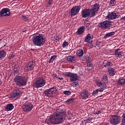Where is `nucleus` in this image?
<instances>
[{
  "mask_svg": "<svg viewBox=\"0 0 125 125\" xmlns=\"http://www.w3.org/2000/svg\"><path fill=\"white\" fill-rule=\"evenodd\" d=\"M52 0H49L47 3V7H48L52 4Z\"/></svg>",
  "mask_w": 125,
  "mask_h": 125,
  "instance_id": "e433bc0d",
  "label": "nucleus"
},
{
  "mask_svg": "<svg viewBox=\"0 0 125 125\" xmlns=\"http://www.w3.org/2000/svg\"><path fill=\"white\" fill-rule=\"evenodd\" d=\"M66 60L69 62H74L76 61V57L75 56H69L66 58Z\"/></svg>",
  "mask_w": 125,
  "mask_h": 125,
  "instance_id": "5701e85b",
  "label": "nucleus"
},
{
  "mask_svg": "<svg viewBox=\"0 0 125 125\" xmlns=\"http://www.w3.org/2000/svg\"><path fill=\"white\" fill-rule=\"evenodd\" d=\"M87 45L89 47H92V40L88 42Z\"/></svg>",
  "mask_w": 125,
  "mask_h": 125,
  "instance_id": "58836bf2",
  "label": "nucleus"
},
{
  "mask_svg": "<svg viewBox=\"0 0 125 125\" xmlns=\"http://www.w3.org/2000/svg\"><path fill=\"white\" fill-rule=\"evenodd\" d=\"M114 35H115V32H111L105 34L104 38L107 39V38H109V37H112V36H114Z\"/></svg>",
  "mask_w": 125,
  "mask_h": 125,
  "instance_id": "bb28decb",
  "label": "nucleus"
},
{
  "mask_svg": "<svg viewBox=\"0 0 125 125\" xmlns=\"http://www.w3.org/2000/svg\"><path fill=\"white\" fill-rule=\"evenodd\" d=\"M54 39L55 40V41H59V38H58V37L57 36H55L54 38Z\"/></svg>",
  "mask_w": 125,
  "mask_h": 125,
  "instance_id": "8fccbe9b",
  "label": "nucleus"
},
{
  "mask_svg": "<svg viewBox=\"0 0 125 125\" xmlns=\"http://www.w3.org/2000/svg\"><path fill=\"white\" fill-rule=\"evenodd\" d=\"M33 104L27 103L24 104L22 107L24 112H29V111H31L33 109Z\"/></svg>",
  "mask_w": 125,
  "mask_h": 125,
  "instance_id": "ddd939ff",
  "label": "nucleus"
},
{
  "mask_svg": "<svg viewBox=\"0 0 125 125\" xmlns=\"http://www.w3.org/2000/svg\"><path fill=\"white\" fill-rule=\"evenodd\" d=\"M1 41H2V39H0V42H1Z\"/></svg>",
  "mask_w": 125,
  "mask_h": 125,
  "instance_id": "4d7b16f0",
  "label": "nucleus"
},
{
  "mask_svg": "<svg viewBox=\"0 0 125 125\" xmlns=\"http://www.w3.org/2000/svg\"><path fill=\"white\" fill-rule=\"evenodd\" d=\"M87 66L89 68L88 69L89 71H90V70H91V69H92V67H93V65H92L91 62H87Z\"/></svg>",
  "mask_w": 125,
  "mask_h": 125,
  "instance_id": "2f4dec72",
  "label": "nucleus"
},
{
  "mask_svg": "<svg viewBox=\"0 0 125 125\" xmlns=\"http://www.w3.org/2000/svg\"><path fill=\"white\" fill-rule=\"evenodd\" d=\"M121 20H124V21H125V16L121 18Z\"/></svg>",
  "mask_w": 125,
  "mask_h": 125,
  "instance_id": "5fc2aeb1",
  "label": "nucleus"
},
{
  "mask_svg": "<svg viewBox=\"0 0 125 125\" xmlns=\"http://www.w3.org/2000/svg\"><path fill=\"white\" fill-rule=\"evenodd\" d=\"M53 77H54V78H56L57 79V78H58L57 77V74H53Z\"/></svg>",
  "mask_w": 125,
  "mask_h": 125,
  "instance_id": "603ef678",
  "label": "nucleus"
},
{
  "mask_svg": "<svg viewBox=\"0 0 125 125\" xmlns=\"http://www.w3.org/2000/svg\"><path fill=\"white\" fill-rule=\"evenodd\" d=\"M97 86L101 87H104V88H106L107 87V85L104 83H103L100 81L96 82Z\"/></svg>",
  "mask_w": 125,
  "mask_h": 125,
  "instance_id": "b1692460",
  "label": "nucleus"
},
{
  "mask_svg": "<svg viewBox=\"0 0 125 125\" xmlns=\"http://www.w3.org/2000/svg\"><path fill=\"white\" fill-rule=\"evenodd\" d=\"M121 125H125V113L123 114Z\"/></svg>",
  "mask_w": 125,
  "mask_h": 125,
  "instance_id": "473e14b6",
  "label": "nucleus"
},
{
  "mask_svg": "<svg viewBox=\"0 0 125 125\" xmlns=\"http://www.w3.org/2000/svg\"><path fill=\"white\" fill-rule=\"evenodd\" d=\"M81 6H76L74 7H73L71 9L70 13H71V17H73V16H75L77 15V14H78L79 12H80V10H81Z\"/></svg>",
  "mask_w": 125,
  "mask_h": 125,
  "instance_id": "9d476101",
  "label": "nucleus"
},
{
  "mask_svg": "<svg viewBox=\"0 0 125 125\" xmlns=\"http://www.w3.org/2000/svg\"><path fill=\"white\" fill-rule=\"evenodd\" d=\"M84 26H81L79 28H78L77 32L76 33L77 35H82V34H83L84 32Z\"/></svg>",
  "mask_w": 125,
  "mask_h": 125,
  "instance_id": "aec40b11",
  "label": "nucleus"
},
{
  "mask_svg": "<svg viewBox=\"0 0 125 125\" xmlns=\"http://www.w3.org/2000/svg\"><path fill=\"white\" fill-rule=\"evenodd\" d=\"M85 59L87 63L88 62H91V59H90V58H89L88 56H85Z\"/></svg>",
  "mask_w": 125,
  "mask_h": 125,
  "instance_id": "c9c22d12",
  "label": "nucleus"
},
{
  "mask_svg": "<svg viewBox=\"0 0 125 125\" xmlns=\"http://www.w3.org/2000/svg\"><path fill=\"white\" fill-rule=\"evenodd\" d=\"M64 94H65V95H70L71 94V92L70 91H63Z\"/></svg>",
  "mask_w": 125,
  "mask_h": 125,
  "instance_id": "ea45409f",
  "label": "nucleus"
},
{
  "mask_svg": "<svg viewBox=\"0 0 125 125\" xmlns=\"http://www.w3.org/2000/svg\"><path fill=\"white\" fill-rule=\"evenodd\" d=\"M22 92H23V89L21 88L15 89L14 90L13 96V97H19V96H21Z\"/></svg>",
  "mask_w": 125,
  "mask_h": 125,
  "instance_id": "4468645a",
  "label": "nucleus"
},
{
  "mask_svg": "<svg viewBox=\"0 0 125 125\" xmlns=\"http://www.w3.org/2000/svg\"><path fill=\"white\" fill-rule=\"evenodd\" d=\"M15 72H16V70H15V71H14V73H15Z\"/></svg>",
  "mask_w": 125,
  "mask_h": 125,
  "instance_id": "13d9d810",
  "label": "nucleus"
},
{
  "mask_svg": "<svg viewBox=\"0 0 125 125\" xmlns=\"http://www.w3.org/2000/svg\"><path fill=\"white\" fill-rule=\"evenodd\" d=\"M14 82L17 85H19V86H24V85L27 84L26 78L21 76H16L14 79Z\"/></svg>",
  "mask_w": 125,
  "mask_h": 125,
  "instance_id": "7ed1b4c3",
  "label": "nucleus"
},
{
  "mask_svg": "<svg viewBox=\"0 0 125 125\" xmlns=\"http://www.w3.org/2000/svg\"><path fill=\"white\" fill-rule=\"evenodd\" d=\"M73 101L74 100H73V99H69L66 101V103H67V105H69V104H71V103H72Z\"/></svg>",
  "mask_w": 125,
  "mask_h": 125,
  "instance_id": "72a5a7b5",
  "label": "nucleus"
},
{
  "mask_svg": "<svg viewBox=\"0 0 125 125\" xmlns=\"http://www.w3.org/2000/svg\"><path fill=\"white\" fill-rule=\"evenodd\" d=\"M84 122H85V123H86V124H87V123H90V119H85V120H84Z\"/></svg>",
  "mask_w": 125,
  "mask_h": 125,
  "instance_id": "09e8293b",
  "label": "nucleus"
},
{
  "mask_svg": "<svg viewBox=\"0 0 125 125\" xmlns=\"http://www.w3.org/2000/svg\"><path fill=\"white\" fill-rule=\"evenodd\" d=\"M0 17H3V16H10V10L7 8H3L0 11Z\"/></svg>",
  "mask_w": 125,
  "mask_h": 125,
  "instance_id": "9b49d317",
  "label": "nucleus"
},
{
  "mask_svg": "<svg viewBox=\"0 0 125 125\" xmlns=\"http://www.w3.org/2000/svg\"><path fill=\"white\" fill-rule=\"evenodd\" d=\"M120 50V49L118 48L115 51V55L116 57H121V56H122V54H121L120 51H119Z\"/></svg>",
  "mask_w": 125,
  "mask_h": 125,
  "instance_id": "c85d7f7f",
  "label": "nucleus"
},
{
  "mask_svg": "<svg viewBox=\"0 0 125 125\" xmlns=\"http://www.w3.org/2000/svg\"><path fill=\"white\" fill-rule=\"evenodd\" d=\"M1 75V73H0V76Z\"/></svg>",
  "mask_w": 125,
  "mask_h": 125,
  "instance_id": "bf43d9fd",
  "label": "nucleus"
},
{
  "mask_svg": "<svg viewBox=\"0 0 125 125\" xmlns=\"http://www.w3.org/2000/svg\"><path fill=\"white\" fill-rule=\"evenodd\" d=\"M100 43H101V42H96L97 46H98V47H100L101 46V45H100Z\"/></svg>",
  "mask_w": 125,
  "mask_h": 125,
  "instance_id": "de8ad7c7",
  "label": "nucleus"
},
{
  "mask_svg": "<svg viewBox=\"0 0 125 125\" xmlns=\"http://www.w3.org/2000/svg\"><path fill=\"white\" fill-rule=\"evenodd\" d=\"M85 42H91V35H90V34L88 33L86 37H85Z\"/></svg>",
  "mask_w": 125,
  "mask_h": 125,
  "instance_id": "a878e982",
  "label": "nucleus"
},
{
  "mask_svg": "<svg viewBox=\"0 0 125 125\" xmlns=\"http://www.w3.org/2000/svg\"><path fill=\"white\" fill-rule=\"evenodd\" d=\"M100 113H101V110H99L96 112V115H99V114H100Z\"/></svg>",
  "mask_w": 125,
  "mask_h": 125,
  "instance_id": "3c124183",
  "label": "nucleus"
},
{
  "mask_svg": "<svg viewBox=\"0 0 125 125\" xmlns=\"http://www.w3.org/2000/svg\"><path fill=\"white\" fill-rule=\"evenodd\" d=\"M1 82V80H0V84H1V83H0Z\"/></svg>",
  "mask_w": 125,
  "mask_h": 125,
  "instance_id": "6e6d98bb",
  "label": "nucleus"
},
{
  "mask_svg": "<svg viewBox=\"0 0 125 125\" xmlns=\"http://www.w3.org/2000/svg\"><path fill=\"white\" fill-rule=\"evenodd\" d=\"M73 86L75 87H77L78 85H79V82H73Z\"/></svg>",
  "mask_w": 125,
  "mask_h": 125,
  "instance_id": "a19ab883",
  "label": "nucleus"
},
{
  "mask_svg": "<svg viewBox=\"0 0 125 125\" xmlns=\"http://www.w3.org/2000/svg\"><path fill=\"white\" fill-rule=\"evenodd\" d=\"M117 83L120 85H123V84H125V79H120L117 82Z\"/></svg>",
  "mask_w": 125,
  "mask_h": 125,
  "instance_id": "c756f323",
  "label": "nucleus"
},
{
  "mask_svg": "<svg viewBox=\"0 0 125 125\" xmlns=\"http://www.w3.org/2000/svg\"><path fill=\"white\" fill-rule=\"evenodd\" d=\"M66 112L61 109H58L56 112L51 115L49 118L45 120L47 124H54V125H58L61 124L65 119Z\"/></svg>",
  "mask_w": 125,
  "mask_h": 125,
  "instance_id": "f257e3e1",
  "label": "nucleus"
},
{
  "mask_svg": "<svg viewBox=\"0 0 125 125\" xmlns=\"http://www.w3.org/2000/svg\"><path fill=\"white\" fill-rule=\"evenodd\" d=\"M116 2V0H111L110 1V4H113V5H114V4H115Z\"/></svg>",
  "mask_w": 125,
  "mask_h": 125,
  "instance_id": "a18cd8bd",
  "label": "nucleus"
},
{
  "mask_svg": "<svg viewBox=\"0 0 125 125\" xmlns=\"http://www.w3.org/2000/svg\"><path fill=\"white\" fill-rule=\"evenodd\" d=\"M96 13L97 12H95L94 10H92V9H89V18H92V17H94L95 15H96Z\"/></svg>",
  "mask_w": 125,
  "mask_h": 125,
  "instance_id": "6ab92c4d",
  "label": "nucleus"
},
{
  "mask_svg": "<svg viewBox=\"0 0 125 125\" xmlns=\"http://www.w3.org/2000/svg\"><path fill=\"white\" fill-rule=\"evenodd\" d=\"M103 80L104 82H108V76H107V74H104L103 76Z\"/></svg>",
  "mask_w": 125,
  "mask_h": 125,
  "instance_id": "f704fd0d",
  "label": "nucleus"
},
{
  "mask_svg": "<svg viewBox=\"0 0 125 125\" xmlns=\"http://www.w3.org/2000/svg\"><path fill=\"white\" fill-rule=\"evenodd\" d=\"M6 55V52L4 50L0 51V60H2L5 57Z\"/></svg>",
  "mask_w": 125,
  "mask_h": 125,
  "instance_id": "393cba45",
  "label": "nucleus"
},
{
  "mask_svg": "<svg viewBox=\"0 0 125 125\" xmlns=\"http://www.w3.org/2000/svg\"><path fill=\"white\" fill-rule=\"evenodd\" d=\"M101 88H99L97 89L98 92L99 91L100 92H103V91H104V88H105V87H101Z\"/></svg>",
  "mask_w": 125,
  "mask_h": 125,
  "instance_id": "37998d69",
  "label": "nucleus"
},
{
  "mask_svg": "<svg viewBox=\"0 0 125 125\" xmlns=\"http://www.w3.org/2000/svg\"><path fill=\"white\" fill-rule=\"evenodd\" d=\"M88 91L86 89L83 90L82 93L80 94V97L82 99H87L88 98Z\"/></svg>",
  "mask_w": 125,
  "mask_h": 125,
  "instance_id": "2eb2a0df",
  "label": "nucleus"
},
{
  "mask_svg": "<svg viewBox=\"0 0 125 125\" xmlns=\"http://www.w3.org/2000/svg\"><path fill=\"white\" fill-rule=\"evenodd\" d=\"M121 121V116L117 115H111V117L110 119V124L113 125H119Z\"/></svg>",
  "mask_w": 125,
  "mask_h": 125,
  "instance_id": "20e7f679",
  "label": "nucleus"
},
{
  "mask_svg": "<svg viewBox=\"0 0 125 125\" xmlns=\"http://www.w3.org/2000/svg\"><path fill=\"white\" fill-rule=\"evenodd\" d=\"M87 22L85 24L86 26L88 28H90V23L89 22V21H87Z\"/></svg>",
  "mask_w": 125,
  "mask_h": 125,
  "instance_id": "49530a36",
  "label": "nucleus"
},
{
  "mask_svg": "<svg viewBox=\"0 0 125 125\" xmlns=\"http://www.w3.org/2000/svg\"><path fill=\"white\" fill-rule=\"evenodd\" d=\"M14 108L13 104H9L5 106V109L6 111H11Z\"/></svg>",
  "mask_w": 125,
  "mask_h": 125,
  "instance_id": "412c9836",
  "label": "nucleus"
},
{
  "mask_svg": "<svg viewBox=\"0 0 125 125\" xmlns=\"http://www.w3.org/2000/svg\"><path fill=\"white\" fill-rule=\"evenodd\" d=\"M100 9V6H99V4L98 3H95L93 6L91 7V9L94 10V11L96 12H98V11Z\"/></svg>",
  "mask_w": 125,
  "mask_h": 125,
  "instance_id": "a211bd4d",
  "label": "nucleus"
},
{
  "mask_svg": "<svg viewBox=\"0 0 125 125\" xmlns=\"http://www.w3.org/2000/svg\"><path fill=\"white\" fill-rule=\"evenodd\" d=\"M65 77H69L71 82L78 81V75L71 72H67L65 74Z\"/></svg>",
  "mask_w": 125,
  "mask_h": 125,
  "instance_id": "f8f14e48",
  "label": "nucleus"
},
{
  "mask_svg": "<svg viewBox=\"0 0 125 125\" xmlns=\"http://www.w3.org/2000/svg\"><path fill=\"white\" fill-rule=\"evenodd\" d=\"M121 14L120 12L115 11L112 13L109 12L106 17L107 18H108V19H110V20H114V19L119 18Z\"/></svg>",
  "mask_w": 125,
  "mask_h": 125,
  "instance_id": "423d86ee",
  "label": "nucleus"
},
{
  "mask_svg": "<svg viewBox=\"0 0 125 125\" xmlns=\"http://www.w3.org/2000/svg\"><path fill=\"white\" fill-rule=\"evenodd\" d=\"M97 93H98V91L97 89H96L93 91L92 95H96V94H97Z\"/></svg>",
  "mask_w": 125,
  "mask_h": 125,
  "instance_id": "c03bdc74",
  "label": "nucleus"
},
{
  "mask_svg": "<svg viewBox=\"0 0 125 125\" xmlns=\"http://www.w3.org/2000/svg\"><path fill=\"white\" fill-rule=\"evenodd\" d=\"M45 84V80L42 78L37 81L36 83H34V86L36 88H40V87H42Z\"/></svg>",
  "mask_w": 125,
  "mask_h": 125,
  "instance_id": "6e6552de",
  "label": "nucleus"
},
{
  "mask_svg": "<svg viewBox=\"0 0 125 125\" xmlns=\"http://www.w3.org/2000/svg\"><path fill=\"white\" fill-rule=\"evenodd\" d=\"M68 45V42L64 41L62 44V47H66Z\"/></svg>",
  "mask_w": 125,
  "mask_h": 125,
  "instance_id": "79ce46f5",
  "label": "nucleus"
},
{
  "mask_svg": "<svg viewBox=\"0 0 125 125\" xmlns=\"http://www.w3.org/2000/svg\"><path fill=\"white\" fill-rule=\"evenodd\" d=\"M57 57V56L56 55H53L52 56L50 59L49 61V63H53V61H54V60Z\"/></svg>",
  "mask_w": 125,
  "mask_h": 125,
  "instance_id": "7c9ffc66",
  "label": "nucleus"
},
{
  "mask_svg": "<svg viewBox=\"0 0 125 125\" xmlns=\"http://www.w3.org/2000/svg\"><path fill=\"white\" fill-rule=\"evenodd\" d=\"M107 70L109 76H110V77H114V75L116 74V70L112 67L108 68Z\"/></svg>",
  "mask_w": 125,
  "mask_h": 125,
  "instance_id": "f3484780",
  "label": "nucleus"
},
{
  "mask_svg": "<svg viewBox=\"0 0 125 125\" xmlns=\"http://www.w3.org/2000/svg\"><path fill=\"white\" fill-rule=\"evenodd\" d=\"M21 18L23 21H28L29 20V18L25 16H22Z\"/></svg>",
  "mask_w": 125,
  "mask_h": 125,
  "instance_id": "4c0bfd02",
  "label": "nucleus"
},
{
  "mask_svg": "<svg viewBox=\"0 0 125 125\" xmlns=\"http://www.w3.org/2000/svg\"><path fill=\"white\" fill-rule=\"evenodd\" d=\"M82 16L83 18L89 17V9H84L82 11Z\"/></svg>",
  "mask_w": 125,
  "mask_h": 125,
  "instance_id": "dca6fc26",
  "label": "nucleus"
},
{
  "mask_svg": "<svg viewBox=\"0 0 125 125\" xmlns=\"http://www.w3.org/2000/svg\"><path fill=\"white\" fill-rule=\"evenodd\" d=\"M57 89L56 87H52L50 89H46L44 91L43 93L45 94V96H48V97H51L53 95V93H54V91H56Z\"/></svg>",
  "mask_w": 125,
  "mask_h": 125,
  "instance_id": "1a4fd4ad",
  "label": "nucleus"
},
{
  "mask_svg": "<svg viewBox=\"0 0 125 125\" xmlns=\"http://www.w3.org/2000/svg\"><path fill=\"white\" fill-rule=\"evenodd\" d=\"M103 64L104 67H110V66H113V63L111 62H108L107 61H104Z\"/></svg>",
  "mask_w": 125,
  "mask_h": 125,
  "instance_id": "4be33fe9",
  "label": "nucleus"
},
{
  "mask_svg": "<svg viewBox=\"0 0 125 125\" xmlns=\"http://www.w3.org/2000/svg\"><path fill=\"white\" fill-rule=\"evenodd\" d=\"M77 55L79 57H82L83 55V50L79 49L77 51Z\"/></svg>",
  "mask_w": 125,
  "mask_h": 125,
  "instance_id": "cd10ccee",
  "label": "nucleus"
},
{
  "mask_svg": "<svg viewBox=\"0 0 125 125\" xmlns=\"http://www.w3.org/2000/svg\"><path fill=\"white\" fill-rule=\"evenodd\" d=\"M57 79H58V80H60V81H62V80H63V78L62 77H58Z\"/></svg>",
  "mask_w": 125,
  "mask_h": 125,
  "instance_id": "864d4df0",
  "label": "nucleus"
},
{
  "mask_svg": "<svg viewBox=\"0 0 125 125\" xmlns=\"http://www.w3.org/2000/svg\"><path fill=\"white\" fill-rule=\"evenodd\" d=\"M32 40L34 45L36 46H42L45 42V38L42 34H34Z\"/></svg>",
  "mask_w": 125,
  "mask_h": 125,
  "instance_id": "f03ea898",
  "label": "nucleus"
},
{
  "mask_svg": "<svg viewBox=\"0 0 125 125\" xmlns=\"http://www.w3.org/2000/svg\"><path fill=\"white\" fill-rule=\"evenodd\" d=\"M35 66H36L35 62L30 61L25 64L24 66V71H25V72L32 71V70H34Z\"/></svg>",
  "mask_w": 125,
  "mask_h": 125,
  "instance_id": "39448f33",
  "label": "nucleus"
},
{
  "mask_svg": "<svg viewBox=\"0 0 125 125\" xmlns=\"http://www.w3.org/2000/svg\"><path fill=\"white\" fill-rule=\"evenodd\" d=\"M111 25L112 21H104L98 24L99 27L101 28V29H108Z\"/></svg>",
  "mask_w": 125,
  "mask_h": 125,
  "instance_id": "0eeeda50",
  "label": "nucleus"
}]
</instances>
